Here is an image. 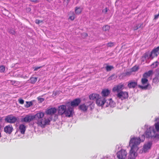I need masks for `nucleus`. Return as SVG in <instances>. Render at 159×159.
<instances>
[{
  "label": "nucleus",
  "mask_w": 159,
  "mask_h": 159,
  "mask_svg": "<svg viewBox=\"0 0 159 159\" xmlns=\"http://www.w3.org/2000/svg\"><path fill=\"white\" fill-rule=\"evenodd\" d=\"M33 116L34 119L36 120L37 123L42 127L44 128L45 125H48V120L44 118L43 112H39Z\"/></svg>",
  "instance_id": "f257e3e1"
},
{
  "label": "nucleus",
  "mask_w": 159,
  "mask_h": 159,
  "mask_svg": "<svg viewBox=\"0 0 159 159\" xmlns=\"http://www.w3.org/2000/svg\"><path fill=\"white\" fill-rule=\"evenodd\" d=\"M145 134L146 138L152 139L156 141L159 140V134L156 133L153 126L147 128L145 132Z\"/></svg>",
  "instance_id": "f03ea898"
},
{
  "label": "nucleus",
  "mask_w": 159,
  "mask_h": 159,
  "mask_svg": "<svg viewBox=\"0 0 159 159\" xmlns=\"http://www.w3.org/2000/svg\"><path fill=\"white\" fill-rule=\"evenodd\" d=\"M159 51V46L153 49L151 52L149 51L146 52L142 57V61L144 62L149 59H153L154 57L157 56V52Z\"/></svg>",
  "instance_id": "7ed1b4c3"
},
{
  "label": "nucleus",
  "mask_w": 159,
  "mask_h": 159,
  "mask_svg": "<svg viewBox=\"0 0 159 159\" xmlns=\"http://www.w3.org/2000/svg\"><path fill=\"white\" fill-rule=\"evenodd\" d=\"M141 142L140 137H133L131 139L129 143V146L131 147L130 152L136 153L138 148L137 145Z\"/></svg>",
  "instance_id": "20e7f679"
},
{
  "label": "nucleus",
  "mask_w": 159,
  "mask_h": 159,
  "mask_svg": "<svg viewBox=\"0 0 159 159\" xmlns=\"http://www.w3.org/2000/svg\"><path fill=\"white\" fill-rule=\"evenodd\" d=\"M94 103L93 101H90L86 103V105L83 104L80 105L79 109L83 111H86L88 107L90 108V110H92L94 108Z\"/></svg>",
  "instance_id": "39448f33"
},
{
  "label": "nucleus",
  "mask_w": 159,
  "mask_h": 159,
  "mask_svg": "<svg viewBox=\"0 0 159 159\" xmlns=\"http://www.w3.org/2000/svg\"><path fill=\"white\" fill-rule=\"evenodd\" d=\"M148 80L147 78L143 77V78L141 79L142 84L143 85L146 84V85L144 86L139 85H138V87L142 89L147 90L151 89L152 88L151 86L148 83Z\"/></svg>",
  "instance_id": "423d86ee"
},
{
  "label": "nucleus",
  "mask_w": 159,
  "mask_h": 159,
  "mask_svg": "<svg viewBox=\"0 0 159 159\" xmlns=\"http://www.w3.org/2000/svg\"><path fill=\"white\" fill-rule=\"evenodd\" d=\"M66 105L67 107L64 113L66 116L69 117L73 116L74 114V108L66 103Z\"/></svg>",
  "instance_id": "0eeeda50"
},
{
  "label": "nucleus",
  "mask_w": 159,
  "mask_h": 159,
  "mask_svg": "<svg viewBox=\"0 0 159 159\" xmlns=\"http://www.w3.org/2000/svg\"><path fill=\"white\" fill-rule=\"evenodd\" d=\"M81 101L80 98H77L74 99L71 102H68L66 103L73 108L78 106L81 102Z\"/></svg>",
  "instance_id": "6e6552de"
},
{
  "label": "nucleus",
  "mask_w": 159,
  "mask_h": 159,
  "mask_svg": "<svg viewBox=\"0 0 159 159\" xmlns=\"http://www.w3.org/2000/svg\"><path fill=\"white\" fill-rule=\"evenodd\" d=\"M117 97L121 100L127 98L128 97V92H126L120 91L116 95Z\"/></svg>",
  "instance_id": "1a4fd4ad"
},
{
  "label": "nucleus",
  "mask_w": 159,
  "mask_h": 159,
  "mask_svg": "<svg viewBox=\"0 0 159 159\" xmlns=\"http://www.w3.org/2000/svg\"><path fill=\"white\" fill-rule=\"evenodd\" d=\"M17 118L11 115H9L6 117L5 119V121L10 123H15L17 120Z\"/></svg>",
  "instance_id": "9d476101"
},
{
  "label": "nucleus",
  "mask_w": 159,
  "mask_h": 159,
  "mask_svg": "<svg viewBox=\"0 0 159 159\" xmlns=\"http://www.w3.org/2000/svg\"><path fill=\"white\" fill-rule=\"evenodd\" d=\"M106 102L105 98L104 97H101L100 95L96 101V103L98 106H102Z\"/></svg>",
  "instance_id": "9b49d317"
},
{
  "label": "nucleus",
  "mask_w": 159,
  "mask_h": 159,
  "mask_svg": "<svg viewBox=\"0 0 159 159\" xmlns=\"http://www.w3.org/2000/svg\"><path fill=\"white\" fill-rule=\"evenodd\" d=\"M127 154V152L125 150L123 151L121 150L117 153L116 155L119 159H125Z\"/></svg>",
  "instance_id": "f8f14e48"
},
{
  "label": "nucleus",
  "mask_w": 159,
  "mask_h": 159,
  "mask_svg": "<svg viewBox=\"0 0 159 159\" xmlns=\"http://www.w3.org/2000/svg\"><path fill=\"white\" fill-rule=\"evenodd\" d=\"M67 107L66 105H62L59 107L58 109V111L59 114L60 115H62L64 114Z\"/></svg>",
  "instance_id": "ddd939ff"
},
{
  "label": "nucleus",
  "mask_w": 159,
  "mask_h": 159,
  "mask_svg": "<svg viewBox=\"0 0 159 159\" xmlns=\"http://www.w3.org/2000/svg\"><path fill=\"white\" fill-rule=\"evenodd\" d=\"M152 143V141L148 142L144 144L143 148V151L145 153L148 150L151 149Z\"/></svg>",
  "instance_id": "4468645a"
},
{
  "label": "nucleus",
  "mask_w": 159,
  "mask_h": 159,
  "mask_svg": "<svg viewBox=\"0 0 159 159\" xmlns=\"http://www.w3.org/2000/svg\"><path fill=\"white\" fill-rule=\"evenodd\" d=\"M34 119L33 116H30L29 115H26L23 118H22L21 119V122H30Z\"/></svg>",
  "instance_id": "2eb2a0df"
},
{
  "label": "nucleus",
  "mask_w": 159,
  "mask_h": 159,
  "mask_svg": "<svg viewBox=\"0 0 159 159\" xmlns=\"http://www.w3.org/2000/svg\"><path fill=\"white\" fill-rule=\"evenodd\" d=\"M124 85L123 84H120L113 87L112 89L113 92H119L123 89Z\"/></svg>",
  "instance_id": "dca6fc26"
},
{
  "label": "nucleus",
  "mask_w": 159,
  "mask_h": 159,
  "mask_svg": "<svg viewBox=\"0 0 159 159\" xmlns=\"http://www.w3.org/2000/svg\"><path fill=\"white\" fill-rule=\"evenodd\" d=\"M13 128L11 125H9L5 126L4 128V131L7 133L10 134L12 132Z\"/></svg>",
  "instance_id": "f3484780"
},
{
  "label": "nucleus",
  "mask_w": 159,
  "mask_h": 159,
  "mask_svg": "<svg viewBox=\"0 0 159 159\" xmlns=\"http://www.w3.org/2000/svg\"><path fill=\"white\" fill-rule=\"evenodd\" d=\"M44 113V118H45L46 120H48V125L50 122V108L48 107L46 109L45 113Z\"/></svg>",
  "instance_id": "a211bd4d"
},
{
  "label": "nucleus",
  "mask_w": 159,
  "mask_h": 159,
  "mask_svg": "<svg viewBox=\"0 0 159 159\" xmlns=\"http://www.w3.org/2000/svg\"><path fill=\"white\" fill-rule=\"evenodd\" d=\"M57 111V109L54 107L50 108V121L52 120L53 116H54L55 118H57V116L54 114Z\"/></svg>",
  "instance_id": "6ab92c4d"
},
{
  "label": "nucleus",
  "mask_w": 159,
  "mask_h": 159,
  "mask_svg": "<svg viewBox=\"0 0 159 159\" xmlns=\"http://www.w3.org/2000/svg\"><path fill=\"white\" fill-rule=\"evenodd\" d=\"M152 81L155 83H157L159 82V68L156 70V76L153 79Z\"/></svg>",
  "instance_id": "aec40b11"
},
{
  "label": "nucleus",
  "mask_w": 159,
  "mask_h": 159,
  "mask_svg": "<svg viewBox=\"0 0 159 159\" xmlns=\"http://www.w3.org/2000/svg\"><path fill=\"white\" fill-rule=\"evenodd\" d=\"M137 85V82L130 81L129 82L127 86L129 88H134Z\"/></svg>",
  "instance_id": "412c9836"
},
{
  "label": "nucleus",
  "mask_w": 159,
  "mask_h": 159,
  "mask_svg": "<svg viewBox=\"0 0 159 159\" xmlns=\"http://www.w3.org/2000/svg\"><path fill=\"white\" fill-rule=\"evenodd\" d=\"M110 93V91L108 89H104L102 90L101 94L102 97L105 98V97L108 96Z\"/></svg>",
  "instance_id": "4be33fe9"
},
{
  "label": "nucleus",
  "mask_w": 159,
  "mask_h": 159,
  "mask_svg": "<svg viewBox=\"0 0 159 159\" xmlns=\"http://www.w3.org/2000/svg\"><path fill=\"white\" fill-rule=\"evenodd\" d=\"M99 95L97 93H92L90 94L89 96V98L90 99L93 100L96 99L99 97Z\"/></svg>",
  "instance_id": "5701e85b"
},
{
  "label": "nucleus",
  "mask_w": 159,
  "mask_h": 159,
  "mask_svg": "<svg viewBox=\"0 0 159 159\" xmlns=\"http://www.w3.org/2000/svg\"><path fill=\"white\" fill-rule=\"evenodd\" d=\"M19 129L21 133L24 134L26 129V126L24 125H20L19 127Z\"/></svg>",
  "instance_id": "b1692460"
},
{
  "label": "nucleus",
  "mask_w": 159,
  "mask_h": 159,
  "mask_svg": "<svg viewBox=\"0 0 159 159\" xmlns=\"http://www.w3.org/2000/svg\"><path fill=\"white\" fill-rule=\"evenodd\" d=\"M153 73L152 70H150L144 73L143 75V77L147 78L148 77L150 76Z\"/></svg>",
  "instance_id": "393cba45"
},
{
  "label": "nucleus",
  "mask_w": 159,
  "mask_h": 159,
  "mask_svg": "<svg viewBox=\"0 0 159 159\" xmlns=\"http://www.w3.org/2000/svg\"><path fill=\"white\" fill-rule=\"evenodd\" d=\"M137 155V153L130 152V154L129 156V158H130V159H135Z\"/></svg>",
  "instance_id": "a878e982"
},
{
  "label": "nucleus",
  "mask_w": 159,
  "mask_h": 159,
  "mask_svg": "<svg viewBox=\"0 0 159 159\" xmlns=\"http://www.w3.org/2000/svg\"><path fill=\"white\" fill-rule=\"evenodd\" d=\"M109 103V105L111 107H113L115 106V103L112 100L111 98L110 99L108 102H107V103Z\"/></svg>",
  "instance_id": "bb28decb"
},
{
  "label": "nucleus",
  "mask_w": 159,
  "mask_h": 159,
  "mask_svg": "<svg viewBox=\"0 0 159 159\" xmlns=\"http://www.w3.org/2000/svg\"><path fill=\"white\" fill-rule=\"evenodd\" d=\"M117 76L114 74H112L111 76L109 77L107 79V81L113 80L116 78Z\"/></svg>",
  "instance_id": "cd10ccee"
},
{
  "label": "nucleus",
  "mask_w": 159,
  "mask_h": 159,
  "mask_svg": "<svg viewBox=\"0 0 159 159\" xmlns=\"http://www.w3.org/2000/svg\"><path fill=\"white\" fill-rule=\"evenodd\" d=\"M37 78L36 77H31L28 81H29V82L34 84L37 81Z\"/></svg>",
  "instance_id": "c85d7f7f"
},
{
  "label": "nucleus",
  "mask_w": 159,
  "mask_h": 159,
  "mask_svg": "<svg viewBox=\"0 0 159 159\" xmlns=\"http://www.w3.org/2000/svg\"><path fill=\"white\" fill-rule=\"evenodd\" d=\"M75 13L78 15L81 13L82 10L80 7H76L75 8Z\"/></svg>",
  "instance_id": "c756f323"
},
{
  "label": "nucleus",
  "mask_w": 159,
  "mask_h": 159,
  "mask_svg": "<svg viewBox=\"0 0 159 159\" xmlns=\"http://www.w3.org/2000/svg\"><path fill=\"white\" fill-rule=\"evenodd\" d=\"M105 68L106 71L109 72L113 69L114 68V67L112 66L107 65L105 67Z\"/></svg>",
  "instance_id": "7c9ffc66"
},
{
  "label": "nucleus",
  "mask_w": 159,
  "mask_h": 159,
  "mask_svg": "<svg viewBox=\"0 0 159 159\" xmlns=\"http://www.w3.org/2000/svg\"><path fill=\"white\" fill-rule=\"evenodd\" d=\"M159 64V62L157 61H156L153 62L151 65V67L153 68L156 67Z\"/></svg>",
  "instance_id": "2f4dec72"
},
{
  "label": "nucleus",
  "mask_w": 159,
  "mask_h": 159,
  "mask_svg": "<svg viewBox=\"0 0 159 159\" xmlns=\"http://www.w3.org/2000/svg\"><path fill=\"white\" fill-rule=\"evenodd\" d=\"M26 104L25 105V107L26 108H28L33 105L32 102L31 101H26Z\"/></svg>",
  "instance_id": "473e14b6"
},
{
  "label": "nucleus",
  "mask_w": 159,
  "mask_h": 159,
  "mask_svg": "<svg viewBox=\"0 0 159 159\" xmlns=\"http://www.w3.org/2000/svg\"><path fill=\"white\" fill-rule=\"evenodd\" d=\"M142 25H143L142 24H139L136 25L135 26H134V27L133 28L134 30H137L139 28H140L141 27Z\"/></svg>",
  "instance_id": "72a5a7b5"
},
{
  "label": "nucleus",
  "mask_w": 159,
  "mask_h": 159,
  "mask_svg": "<svg viewBox=\"0 0 159 159\" xmlns=\"http://www.w3.org/2000/svg\"><path fill=\"white\" fill-rule=\"evenodd\" d=\"M102 29L103 31H106L109 30L110 27L108 25H106L103 27Z\"/></svg>",
  "instance_id": "f704fd0d"
},
{
  "label": "nucleus",
  "mask_w": 159,
  "mask_h": 159,
  "mask_svg": "<svg viewBox=\"0 0 159 159\" xmlns=\"http://www.w3.org/2000/svg\"><path fill=\"white\" fill-rule=\"evenodd\" d=\"M60 93V92L59 91H54L53 92V94L52 95V96L54 97L55 96H56L57 95H58Z\"/></svg>",
  "instance_id": "c9c22d12"
},
{
  "label": "nucleus",
  "mask_w": 159,
  "mask_h": 159,
  "mask_svg": "<svg viewBox=\"0 0 159 159\" xmlns=\"http://www.w3.org/2000/svg\"><path fill=\"white\" fill-rule=\"evenodd\" d=\"M139 69V67L136 66H134L131 69L132 71H136Z\"/></svg>",
  "instance_id": "e433bc0d"
},
{
  "label": "nucleus",
  "mask_w": 159,
  "mask_h": 159,
  "mask_svg": "<svg viewBox=\"0 0 159 159\" xmlns=\"http://www.w3.org/2000/svg\"><path fill=\"white\" fill-rule=\"evenodd\" d=\"M5 70V67L3 66H0V72H3Z\"/></svg>",
  "instance_id": "4c0bfd02"
},
{
  "label": "nucleus",
  "mask_w": 159,
  "mask_h": 159,
  "mask_svg": "<svg viewBox=\"0 0 159 159\" xmlns=\"http://www.w3.org/2000/svg\"><path fill=\"white\" fill-rule=\"evenodd\" d=\"M155 125L156 129L157 131H158L159 130V122L156 123Z\"/></svg>",
  "instance_id": "58836bf2"
},
{
  "label": "nucleus",
  "mask_w": 159,
  "mask_h": 159,
  "mask_svg": "<svg viewBox=\"0 0 159 159\" xmlns=\"http://www.w3.org/2000/svg\"><path fill=\"white\" fill-rule=\"evenodd\" d=\"M9 32L12 35H14L15 34V31L12 29H10L9 30Z\"/></svg>",
  "instance_id": "ea45409f"
},
{
  "label": "nucleus",
  "mask_w": 159,
  "mask_h": 159,
  "mask_svg": "<svg viewBox=\"0 0 159 159\" xmlns=\"http://www.w3.org/2000/svg\"><path fill=\"white\" fill-rule=\"evenodd\" d=\"M75 18V15L73 14L72 16H70L69 18V19L71 20H74Z\"/></svg>",
  "instance_id": "a19ab883"
},
{
  "label": "nucleus",
  "mask_w": 159,
  "mask_h": 159,
  "mask_svg": "<svg viewBox=\"0 0 159 159\" xmlns=\"http://www.w3.org/2000/svg\"><path fill=\"white\" fill-rule=\"evenodd\" d=\"M145 137H146L145 135H144V134L142 135L141 137V139H140L141 141L143 142L145 139Z\"/></svg>",
  "instance_id": "79ce46f5"
},
{
  "label": "nucleus",
  "mask_w": 159,
  "mask_h": 159,
  "mask_svg": "<svg viewBox=\"0 0 159 159\" xmlns=\"http://www.w3.org/2000/svg\"><path fill=\"white\" fill-rule=\"evenodd\" d=\"M114 45V43L113 42H110L107 43V45L108 47H111L113 46Z\"/></svg>",
  "instance_id": "37998d69"
},
{
  "label": "nucleus",
  "mask_w": 159,
  "mask_h": 159,
  "mask_svg": "<svg viewBox=\"0 0 159 159\" xmlns=\"http://www.w3.org/2000/svg\"><path fill=\"white\" fill-rule=\"evenodd\" d=\"M38 100L40 102H43L44 100V99L42 98H39V97L38 98Z\"/></svg>",
  "instance_id": "c03bdc74"
},
{
  "label": "nucleus",
  "mask_w": 159,
  "mask_h": 159,
  "mask_svg": "<svg viewBox=\"0 0 159 159\" xmlns=\"http://www.w3.org/2000/svg\"><path fill=\"white\" fill-rule=\"evenodd\" d=\"M19 103L21 104H23L24 103V100L21 99H19Z\"/></svg>",
  "instance_id": "a18cd8bd"
},
{
  "label": "nucleus",
  "mask_w": 159,
  "mask_h": 159,
  "mask_svg": "<svg viewBox=\"0 0 159 159\" xmlns=\"http://www.w3.org/2000/svg\"><path fill=\"white\" fill-rule=\"evenodd\" d=\"M42 21L39 20H35V22L37 24H39L40 23L42 22Z\"/></svg>",
  "instance_id": "49530a36"
},
{
  "label": "nucleus",
  "mask_w": 159,
  "mask_h": 159,
  "mask_svg": "<svg viewBox=\"0 0 159 159\" xmlns=\"http://www.w3.org/2000/svg\"><path fill=\"white\" fill-rule=\"evenodd\" d=\"M32 2L36 3L39 2V0H30Z\"/></svg>",
  "instance_id": "de8ad7c7"
},
{
  "label": "nucleus",
  "mask_w": 159,
  "mask_h": 159,
  "mask_svg": "<svg viewBox=\"0 0 159 159\" xmlns=\"http://www.w3.org/2000/svg\"><path fill=\"white\" fill-rule=\"evenodd\" d=\"M42 66H39V67H35L34 68V71H36L38 70L39 69H40V68H41Z\"/></svg>",
  "instance_id": "09e8293b"
},
{
  "label": "nucleus",
  "mask_w": 159,
  "mask_h": 159,
  "mask_svg": "<svg viewBox=\"0 0 159 159\" xmlns=\"http://www.w3.org/2000/svg\"><path fill=\"white\" fill-rule=\"evenodd\" d=\"M159 16V14L157 15H156L155 16L154 19H157L158 18Z\"/></svg>",
  "instance_id": "8fccbe9b"
},
{
  "label": "nucleus",
  "mask_w": 159,
  "mask_h": 159,
  "mask_svg": "<svg viewBox=\"0 0 159 159\" xmlns=\"http://www.w3.org/2000/svg\"><path fill=\"white\" fill-rule=\"evenodd\" d=\"M70 0H64V2L65 1H66V6H67L68 4H69V2H70Z\"/></svg>",
  "instance_id": "3c124183"
},
{
  "label": "nucleus",
  "mask_w": 159,
  "mask_h": 159,
  "mask_svg": "<svg viewBox=\"0 0 159 159\" xmlns=\"http://www.w3.org/2000/svg\"><path fill=\"white\" fill-rule=\"evenodd\" d=\"M130 73L129 72H127L125 74L126 75H130Z\"/></svg>",
  "instance_id": "603ef678"
},
{
  "label": "nucleus",
  "mask_w": 159,
  "mask_h": 159,
  "mask_svg": "<svg viewBox=\"0 0 159 159\" xmlns=\"http://www.w3.org/2000/svg\"><path fill=\"white\" fill-rule=\"evenodd\" d=\"M104 12L105 13H106V12H107V8H105L104 9Z\"/></svg>",
  "instance_id": "864d4df0"
},
{
  "label": "nucleus",
  "mask_w": 159,
  "mask_h": 159,
  "mask_svg": "<svg viewBox=\"0 0 159 159\" xmlns=\"http://www.w3.org/2000/svg\"><path fill=\"white\" fill-rule=\"evenodd\" d=\"M2 119V117H0V122H1Z\"/></svg>",
  "instance_id": "5fc2aeb1"
},
{
  "label": "nucleus",
  "mask_w": 159,
  "mask_h": 159,
  "mask_svg": "<svg viewBox=\"0 0 159 159\" xmlns=\"http://www.w3.org/2000/svg\"><path fill=\"white\" fill-rule=\"evenodd\" d=\"M1 128H2L1 125H0V131H1Z\"/></svg>",
  "instance_id": "6e6d98bb"
},
{
  "label": "nucleus",
  "mask_w": 159,
  "mask_h": 159,
  "mask_svg": "<svg viewBox=\"0 0 159 159\" xmlns=\"http://www.w3.org/2000/svg\"><path fill=\"white\" fill-rule=\"evenodd\" d=\"M158 159H159V154L158 155Z\"/></svg>",
  "instance_id": "4d7b16f0"
},
{
  "label": "nucleus",
  "mask_w": 159,
  "mask_h": 159,
  "mask_svg": "<svg viewBox=\"0 0 159 159\" xmlns=\"http://www.w3.org/2000/svg\"><path fill=\"white\" fill-rule=\"evenodd\" d=\"M47 1H49V0H47Z\"/></svg>",
  "instance_id": "13d9d810"
}]
</instances>
